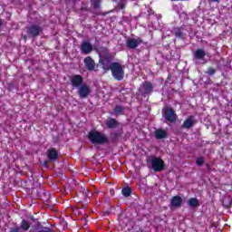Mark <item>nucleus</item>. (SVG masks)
<instances>
[{
  "label": "nucleus",
  "mask_w": 232,
  "mask_h": 232,
  "mask_svg": "<svg viewBox=\"0 0 232 232\" xmlns=\"http://www.w3.org/2000/svg\"><path fill=\"white\" fill-rule=\"evenodd\" d=\"M102 66L105 72H111L112 77L116 79V81H122L124 79V65L115 62L111 65L110 63H106V60H102Z\"/></svg>",
  "instance_id": "obj_1"
},
{
  "label": "nucleus",
  "mask_w": 232,
  "mask_h": 232,
  "mask_svg": "<svg viewBox=\"0 0 232 232\" xmlns=\"http://www.w3.org/2000/svg\"><path fill=\"white\" fill-rule=\"evenodd\" d=\"M88 139L92 144H108L109 140L104 133L98 130H91Z\"/></svg>",
  "instance_id": "obj_2"
},
{
  "label": "nucleus",
  "mask_w": 232,
  "mask_h": 232,
  "mask_svg": "<svg viewBox=\"0 0 232 232\" xmlns=\"http://www.w3.org/2000/svg\"><path fill=\"white\" fill-rule=\"evenodd\" d=\"M153 171H164L165 164L164 160L160 158H153L150 161Z\"/></svg>",
  "instance_id": "obj_3"
},
{
  "label": "nucleus",
  "mask_w": 232,
  "mask_h": 232,
  "mask_svg": "<svg viewBox=\"0 0 232 232\" xmlns=\"http://www.w3.org/2000/svg\"><path fill=\"white\" fill-rule=\"evenodd\" d=\"M100 56L102 59L100 60L101 64H102V61H105V64H110V59H111V54L108 51V48L102 47L100 49Z\"/></svg>",
  "instance_id": "obj_4"
},
{
  "label": "nucleus",
  "mask_w": 232,
  "mask_h": 232,
  "mask_svg": "<svg viewBox=\"0 0 232 232\" xmlns=\"http://www.w3.org/2000/svg\"><path fill=\"white\" fill-rule=\"evenodd\" d=\"M165 119L169 121V122H175L177 121V113L172 108L166 107L164 109Z\"/></svg>",
  "instance_id": "obj_5"
},
{
  "label": "nucleus",
  "mask_w": 232,
  "mask_h": 232,
  "mask_svg": "<svg viewBox=\"0 0 232 232\" xmlns=\"http://www.w3.org/2000/svg\"><path fill=\"white\" fill-rule=\"evenodd\" d=\"M141 43L142 40L140 38H129L126 41V45L130 50H135Z\"/></svg>",
  "instance_id": "obj_6"
},
{
  "label": "nucleus",
  "mask_w": 232,
  "mask_h": 232,
  "mask_svg": "<svg viewBox=\"0 0 232 232\" xmlns=\"http://www.w3.org/2000/svg\"><path fill=\"white\" fill-rule=\"evenodd\" d=\"M197 124V120H195V116H188L181 125L182 128L185 130H189L190 128H193Z\"/></svg>",
  "instance_id": "obj_7"
},
{
  "label": "nucleus",
  "mask_w": 232,
  "mask_h": 232,
  "mask_svg": "<svg viewBox=\"0 0 232 232\" xmlns=\"http://www.w3.org/2000/svg\"><path fill=\"white\" fill-rule=\"evenodd\" d=\"M70 82L72 86L74 88H79L82 84V76L76 74L70 77Z\"/></svg>",
  "instance_id": "obj_8"
},
{
  "label": "nucleus",
  "mask_w": 232,
  "mask_h": 232,
  "mask_svg": "<svg viewBox=\"0 0 232 232\" xmlns=\"http://www.w3.org/2000/svg\"><path fill=\"white\" fill-rule=\"evenodd\" d=\"M42 31L43 29L41 28V26L32 25L28 28L27 34L31 35V37H37V35H39Z\"/></svg>",
  "instance_id": "obj_9"
},
{
  "label": "nucleus",
  "mask_w": 232,
  "mask_h": 232,
  "mask_svg": "<svg viewBox=\"0 0 232 232\" xmlns=\"http://www.w3.org/2000/svg\"><path fill=\"white\" fill-rule=\"evenodd\" d=\"M81 50L82 53L88 55V53H92V52H93V45H92L90 42H82Z\"/></svg>",
  "instance_id": "obj_10"
},
{
  "label": "nucleus",
  "mask_w": 232,
  "mask_h": 232,
  "mask_svg": "<svg viewBox=\"0 0 232 232\" xmlns=\"http://www.w3.org/2000/svg\"><path fill=\"white\" fill-rule=\"evenodd\" d=\"M90 87L88 85H82L79 90L78 93L81 99H86L88 95H90Z\"/></svg>",
  "instance_id": "obj_11"
},
{
  "label": "nucleus",
  "mask_w": 232,
  "mask_h": 232,
  "mask_svg": "<svg viewBox=\"0 0 232 232\" xmlns=\"http://www.w3.org/2000/svg\"><path fill=\"white\" fill-rule=\"evenodd\" d=\"M87 70L90 72H93L95 70V62L92 58V56H87L83 61Z\"/></svg>",
  "instance_id": "obj_12"
},
{
  "label": "nucleus",
  "mask_w": 232,
  "mask_h": 232,
  "mask_svg": "<svg viewBox=\"0 0 232 232\" xmlns=\"http://www.w3.org/2000/svg\"><path fill=\"white\" fill-rule=\"evenodd\" d=\"M180 206H182V198L174 196L170 200V208H180Z\"/></svg>",
  "instance_id": "obj_13"
},
{
  "label": "nucleus",
  "mask_w": 232,
  "mask_h": 232,
  "mask_svg": "<svg viewBox=\"0 0 232 232\" xmlns=\"http://www.w3.org/2000/svg\"><path fill=\"white\" fill-rule=\"evenodd\" d=\"M142 88L144 90V93H151V92H153V83L150 82H145L142 84Z\"/></svg>",
  "instance_id": "obj_14"
},
{
  "label": "nucleus",
  "mask_w": 232,
  "mask_h": 232,
  "mask_svg": "<svg viewBox=\"0 0 232 232\" xmlns=\"http://www.w3.org/2000/svg\"><path fill=\"white\" fill-rule=\"evenodd\" d=\"M47 157L49 160H56L58 157L57 150H55V149L49 150L47 151Z\"/></svg>",
  "instance_id": "obj_15"
},
{
  "label": "nucleus",
  "mask_w": 232,
  "mask_h": 232,
  "mask_svg": "<svg viewBox=\"0 0 232 232\" xmlns=\"http://www.w3.org/2000/svg\"><path fill=\"white\" fill-rule=\"evenodd\" d=\"M106 126L107 128H109L110 130H113V128H117V126H119V123L117 121V120L115 119H110L106 121Z\"/></svg>",
  "instance_id": "obj_16"
},
{
  "label": "nucleus",
  "mask_w": 232,
  "mask_h": 232,
  "mask_svg": "<svg viewBox=\"0 0 232 232\" xmlns=\"http://www.w3.org/2000/svg\"><path fill=\"white\" fill-rule=\"evenodd\" d=\"M168 133L166 132V130L159 129L157 130H155V137L156 139H166Z\"/></svg>",
  "instance_id": "obj_17"
},
{
  "label": "nucleus",
  "mask_w": 232,
  "mask_h": 232,
  "mask_svg": "<svg viewBox=\"0 0 232 232\" xmlns=\"http://www.w3.org/2000/svg\"><path fill=\"white\" fill-rule=\"evenodd\" d=\"M188 204L189 208H192V209H195V208H198V206H200V203H198V199H197V198H191L188 199Z\"/></svg>",
  "instance_id": "obj_18"
},
{
  "label": "nucleus",
  "mask_w": 232,
  "mask_h": 232,
  "mask_svg": "<svg viewBox=\"0 0 232 232\" xmlns=\"http://www.w3.org/2000/svg\"><path fill=\"white\" fill-rule=\"evenodd\" d=\"M195 59L202 60L204 57H206V51L202 49H198L194 53Z\"/></svg>",
  "instance_id": "obj_19"
},
{
  "label": "nucleus",
  "mask_w": 232,
  "mask_h": 232,
  "mask_svg": "<svg viewBox=\"0 0 232 232\" xmlns=\"http://www.w3.org/2000/svg\"><path fill=\"white\" fill-rule=\"evenodd\" d=\"M21 229L24 231H28L30 229V223L26 220H22L21 225H20Z\"/></svg>",
  "instance_id": "obj_20"
},
{
  "label": "nucleus",
  "mask_w": 232,
  "mask_h": 232,
  "mask_svg": "<svg viewBox=\"0 0 232 232\" xmlns=\"http://www.w3.org/2000/svg\"><path fill=\"white\" fill-rule=\"evenodd\" d=\"M123 197H130L131 195V188H125L121 190Z\"/></svg>",
  "instance_id": "obj_21"
},
{
  "label": "nucleus",
  "mask_w": 232,
  "mask_h": 232,
  "mask_svg": "<svg viewBox=\"0 0 232 232\" xmlns=\"http://www.w3.org/2000/svg\"><path fill=\"white\" fill-rule=\"evenodd\" d=\"M123 108L122 107H121V106H116L115 108H114V113L116 114V115H121V113H122V111H123Z\"/></svg>",
  "instance_id": "obj_22"
},
{
  "label": "nucleus",
  "mask_w": 232,
  "mask_h": 232,
  "mask_svg": "<svg viewBox=\"0 0 232 232\" xmlns=\"http://www.w3.org/2000/svg\"><path fill=\"white\" fill-rule=\"evenodd\" d=\"M196 164L197 166H202V164H204V158L202 157L198 158L196 160Z\"/></svg>",
  "instance_id": "obj_23"
},
{
  "label": "nucleus",
  "mask_w": 232,
  "mask_h": 232,
  "mask_svg": "<svg viewBox=\"0 0 232 232\" xmlns=\"http://www.w3.org/2000/svg\"><path fill=\"white\" fill-rule=\"evenodd\" d=\"M176 37H182V31H180V28H177L174 32Z\"/></svg>",
  "instance_id": "obj_24"
},
{
  "label": "nucleus",
  "mask_w": 232,
  "mask_h": 232,
  "mask_svg": "<svg viewBox=\"0 0 232 232\" xmlns=\"http://www.w3.org/2000/svg\"><path fill=\"white\" fill-rule=\"evenodd\" d=\"M217 72V71H216L214 68L209 67L208 70V72H207V73H208V75H215V72Z\"/></svg>",
  "instance_id": "obj_25"
},
{
  "label": "nucleus",
  "mask_w": 232,
  "mask_h": 232,
  "mask_svg": "<svg viewBox=\"0 0 232 232\" xmlns=\"http://www.w3.org/2000/svg\"><path fill=\"white\" fill-rule=\"evenodd\" d=\"M126 5H124V4H120V8L124 9Z\"/></svg>",
  "instance_id": "obj_26"
},
{
  "label": "nucleus",
  "mask_w": 232,
  "mask_h": 232,
  "mask_svg": "<svg viewBox=\"0 0 232 232\" xmlns=\"http://www.w3.org/2000/svg\"><path fill=\"white\" fill-rule=\"evenodd\" d=\"M214 3H218L220 0H212Z\"/></svg>",
  "instance_id": "obj_27"
},
{
  "label": "nucleus",
  "mask_w": 232,
  "mask_h": 232,
  "mask_svg": "<svg viewBox=\"0 0 232 232\" xmlns=\"http://www.w3.org/2000/svg\"><path fill=\"white\" fill-rule=\"evenodd\" d=\"M3 25V22L0 20V26H2Z\"/></svg>",
  "instance_id": "obj_28"
},
{
  "label": "nucleus",
  "mask_w": 232,
  "mask_h": 232,
  "mask_svg": "<svg viewBox=\"0 0 232 232\" xmlns=\"http://www.w3.org/2000/svg\"><path fill=\"white\" fill-rule=\"evenodd\" d=\"M24 39H26V36H24Z\"/></svg>",
  "instance_id": "obj_29"
}]
</instances>
